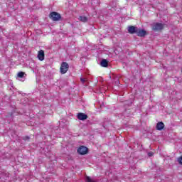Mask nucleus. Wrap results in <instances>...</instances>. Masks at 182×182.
<instances>
[{
  "instance_id": "obj_1",
  "label": "nucleus",
  "mask_w": 182,
  "mask_h": 182,
  "mask_svg": "<svg viewBox=\"0 0 182 182\" xmlns=\"http://www.w3.org/2000/svg\"><path fill=\"white\" fill-rule=\"evenodd\" d=\"M50 19H52L54 22H58V21H60L62 19V16L58 12L53 11L50 14Z\"/></svg>"
},
{
  "instance_id": "obj_2",
  "label": "nucleus",
  "mask_w": 182,
  "mask_h": 182,
  "mask_svg": "<svg viewBox=\"0 0 182 182\" xmlns=\"http://www.w3.org/2000/svg\"><path fill=\"white\" fill-rule=\"evenodd\" d=\"M69 70V64L66 62H63L60 68V72L62 75H65Z\"/></svg>"
},
{
  "instance_id": "obj_3",
  "label": "nucleus",
  "mask_w": 182,
  "mask_h": 182,
  "mask_svg": "<svg viewBox=\"0 0 182 182\" xmlns=\"http://www.w3.org/2000/svg\"><path fill=\"white\" fill-rule=\"evenodd\" d=\"M77 151L78 154H80L81 156H84L85 154H87V151H89V149H87V147L85 146H81L77 149Z\"/></svg>"
},
{
  "instance_id": "obj_4",
  "label": "nucleus",
  "mask_w": 182,
  "mask_h": 182,
  "mask_svg": "<svg viewBox=\"0 0 182 182\" xmlns=\"http://www.w3.org/2000/svg\"><path fill=\"white\" fill-rule=\"evenodd\" d=\"M164 28V24L161 23H154L152 25V30L153 31H161Z\"/></svg>"
},
{
  "instance_id": "obj_5",
  "label": "nucleus",
  "mask_w": 182,
  "mask_h": 182,
  "mask_svg": "<svg viewBox=\"0 0 182 182\" xmlns=\"http://www.w3.org/2000/svg\"><path fill=\"white\" fill-rule=\"evenodd\" d=\"M139 28L136 27L134 26H128L127 31L128 33H130L131 35H134V33H137Z\"/></svg>"
},
{
  "instance_id": "obj_6",
  "label": "nucleus",
  "mask_w": 182,
  "mask_h": 182,
  "mask_svg": "<svg viewBox=\"0 0 182 182\" xmlns=\"http://www.w3.org/2000/svg\"><path fill=\"white\" fill-rule=\"evenodd\" d=\"M136 35H137V36H139L140 38H144V36H146V35H147V31H146V30H144V29L138 28V30L136 31Z\"/></svg>"
},
{
  "instance_id": "obj_7",
  "label": "nucleus",
  "mask_w": 182,
  "mask_h": 182,
  "mask_svg": "<svg viewBox=\"0 0 182 182\" xmlns=\"http://www.w3.org/2000/svg\"><path fill=\"white\" fill-rule=\"evenodd\" d=\"M77 117L78 119V120H86L87 119V114L82 113V112H80L77 114Z\"/></svg>"
},
{
  "instance_id": "obj_8",
  "label": "nucleus",
  "mask_w": 182,
  "mask_h": 182,
  "mask_svg": "<svg viewBox=\"0 0 182 182\" xmlns=\"http://www.w3.org/2000/svg\"><path fill=\"white\" fill-rule=\"evenodd\" d=\"M37 58L41 61L45 60V51H43V50H39L38 53V55H37Z\"/></svg>"
},
{
  "instance_id": "obj_9",
  "label": "nucleus",
  "mask_w": 182,
  "mask_h": 182,
  "mask_svg": "<svg viewBox=\"0 0 182 182\" xmlns=\"http://www.w3.org/2000/svg\"><path fill=\"white\" fill-rule=\"evenodd\" d=\"M164 129V123L163 122H159L156 124V130L161 131Z\"/></svg>"
},
{
  "instance_id": "obj_10",
  "label": "nucleus",
  "mask_w": 182,
  "mask_h": 182,
  "mask_svg": "<svg viewBox=\"0 0 182 182\" xmlns=\"http://www.w3.org/2000/svg\"><path fill=\"white\" fill-rule=\"evenodd\" d=\"M100 65L102 68H107V66H109V63L107 62V60L102 59V61L100 62Z\"/></svg>"
},
{
  "instance_id": "obj_11",
  "label": "nucleus",
  "mask_w": 182,
  "mask_h": 182,
  "mask_svg": "<svg viewBox=\"0 0 182 182\" xmlns=\"http://www.w3.org/2000/svg\"><path fill=\"white\" fill-rule=\"evenodd\" d=\"M97 179L95 178H90V176H85V182H98Z\"/></svg>"
},
{
  "instance_id": "obj_12",
  "label": "nucleus",
  "mask_w": 182,
  "mask_h": 182,
  "mask_svg": "<svg viewBox=\"0 0 182 182\" xmlns=\"http://www.w3.org/2000/svg\"><path fill=\"white\" fill-rule=\"evenodd\" d=\"M79 20L81 21V22H84V23H86L87 22V17L85 16H80L79 17Z\"/></svg>"
},
{
  "instance_id": "obj_13",
  "label": "nucleus",
  "mask_w": 182,
  "mask_h": 182,
  "mask_svg": "<svg viewBox=\"0 0 182 182\" xmlns=\"http://www.w3.org/2000/svg\"><path fill=\"white\" fill-rule=\"evenodd\" d=\"M24 75H25V73H23V72H19V73H18L17 76H18V77H23Z\"/></svg>"
},
{
  "instance_id": "obj_14",
  "label": "nucleus",
  "mask_w": 182,
  "mask_h": 182,
  "mask_svg": "<svg viewBox=\"0 0 182 182\" xmlns=\"http://www.w3.org/2000/svg\"><path fill=\"white\" fill-rule=\"evenodd\" d=\"M178 161L179 164H182V156H181L180 158L178 159Z\"/></svg>"
},
{
  "instance_id": "obj_15",
  "label": "nucleus",
  "mask_w": 182,
  "mask_h": 182,
  "mask_svg": "<svg viewBox=\"0 0 182 182\" xmlns=\"http://www.w3.org/2000/svg\"><path fill=\"white\" fill-rule=\"evenodd\" d=\"M80 80L82 82V83H85L86 82V79L81 77Z\"/></svg>"
},
{
  "instance_id": "obj_16",
  "label": "nucleus",
  "mask_w": 182,
  "mask_h": 182,
  "mask_svg": "<svg viewBox=\"0 0 182 182\" xmlns=\"http://www.w3.org/2000/svg\"><path fill=\"white\" fill-rule=\"evenodd\" d=\"M154 153L152 151H150L148 153L149 157H151L153 156Z\"/></svg>"
},
{
  "instance_id": "obj_17",
  "label": "nucleus",
  "mask_w": 182,
  "mask_h": 182,
  "mask_svg": "<svg viewBox=\"0 0 182 182\" xmlns=\"http://www.w3.org/2000/svg\"><path fill=\"white\" fill-rule=\"evenodd\" d=\"M23 140H29V136H25Z\"/></svg>"
}]
</instances>
